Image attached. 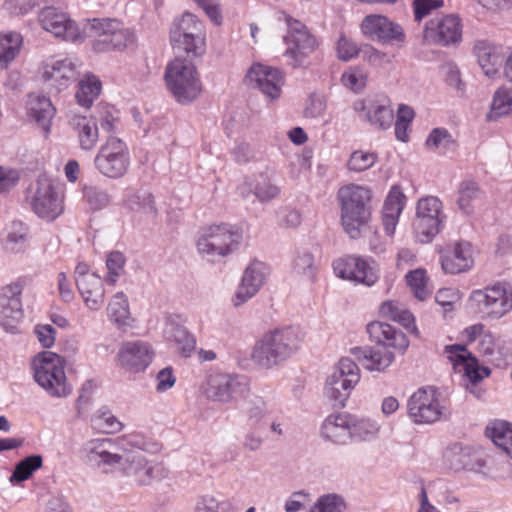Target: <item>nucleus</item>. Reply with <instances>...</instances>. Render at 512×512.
<instances>
[{"label": "nucleus", "mask_w": 512, "mask_h": 512, "mask_svg": "<svg viewBox=\"0 0 512 512\" xmlns=\"http://www.w3.org/2000/svg\"><path fill=\"white\" fill-rule=\"evenodd\" d=\"M363 59L374 67H384L391 63L388 54L375 48L372 45H366L363 50Z\"/></svg>", "instance_id": "61"}, {"label": "nucleus", "mask_w": 512, "mask_h": 512, "mask_svg": "<svg viewBox=\"0 0 512 512\" xmlns=\"http://www.w3.org/2000/svg\"><path fill=\"white\" fill-rule=\"evenodd\" d=\"M153 357L151 345L140 340L124 342L118 353L120 365L132 373L144 371L151 364Z\"/></svg>", "instance_id": "25"}, {"label": "nucleus", "mask_w": 512, "mask_h": 512, "mask_svg": "<svg viewBox=\"0 0 512 512\" xmlns=\"http://www.w3.org/2000/svg\"><path fill=\"white\" fill-rule=\"evenodd\" d=\"M28 202L32 211L46 221L55 220L64 210V195L60 185L46 175L39 176L31 187Z\"/></svg>", "instance_id": "10"}, {"label": "nucleus", "mask_w": 512, "mask_h": 512, "mask_svg": "<svg viewBox=\"0 0 512 512\" xmlns=\"http://www.w3.org/2000/svg\"><path fill=\"white\" fill-rule=\"evenodd\" d=\"M126 203L134 211H141L152 216L157 213L154 198L148 191H130L126 195Z\"/></svg>", "instance_id": "50"}, {"label": "nucleus", "mask_w": 512, "mask_h": 512, "mask_svg": "<svg viewBox=\"0 0 512 512\" xmlns=\"http://www.w3.org/2000/svg\"><path fill=\"white\" fill-rule=\"evenodd\" d=\"M377 158V155L373 152L357 150L350 155L347 167L353 172H363L371 168L376 163Z\"/></svg>", "instance_id": "58"}, {"label": "nucleus", "mask_w": 512, "mask_h": 512, "mask_svg": "<svg viewBox=\"0 0 512 512\" xmlns=\"http://www.w3.org/2000/svg\"><path fill=\"white\" fill-rule=\"evenodd\" d=\"M360 380V370L350 358H342L335 370L327 377L324 396L333 407L342 408Z\"/></svg>", "instance_id": "11"}, {"label": "nucleus", "mask_w": 512, "mask_h": 512, "mask_svg": "<svg viewBox=\"0 0 512 512\" xmlns=\"http://www.w3.org/2000/svg\"><path fill=\"white\" fill-rule=\"evenodd\" d=\"M101 91V82L92 75H87L78 84L76 99L79 105L89 108Z\"/></svg>", "instance_id": "43"}, {"label": "nucleus", "mask_w": 512, "mask_h": 512, "mask_svg": "<svg viewBox=\"0 0 512 512\" xmlns=\"http://www.w3.org/2000/svg\"><path fill=\"white\" fill-rule=\"evenodd\" d=\"M426 145L431 150L440 154H445L454 149L455 141L448 130L444 128H435L427 137Z\"/></svg>", "instance_id": "52"}, {"label": "nucleus", "mask_w": 512, "mask_h": 512, "mask_svg": "<svg viewBox=\"0 0 512 512\" xmlns=\"http://www.w3.org/2000/svg\"><path fill=\"white\" fill-rule=\"evenodd\" d=\"M360 31L368 40L382 45L402 47L406 35L402 26L382 14H369L360 23Z\"/></svg>", "instance_id": "16"}, {"label": "nucleus", "mask_w": 512, "mask_h": 512, "mask_svg": "<svg viewBox=\"0 0 512 512\" xmlns=\"http://www.w3.org/2000/svg\"><path fill=\"white\" fill-rule=\"evenodd\" d=\"M169 35L171 45L175 50L195 57L204 54L206 29L196 15L186 12L174 19Z\"/></svg>", "instance_id": "9"}, {"label": "nucleus", "mask_w": 512, "mask_h": 512, "mask_svg": "<svg viewBox=\"0 0 512 512\" xmlns=\"http://www.w3.org/2000/svg\"><path fill=\"white\" fill-rule=\"evenodd\" d=\"M441 266L445 273L459 274L469 271L474 265L472 245L467 241H456L440 250Z\"/></svg>", "instance_id": "23"}, {"label": "nucleus", "mask_w": 512, "mask_h": 512, "mask_svg": "<svg viewBox=\"0 0 512 512\" xmlns=\"http://www.w3.org/2000/svg\"><path fill=\"white\" fill-rule=\"evenodd\" d=\"M345 510V499L341 495L330 493L320 496L309 512H344Z\"/></svg>", "instance_id": "56"}, {"label": "nucleus", "mask_w": 512, "mask_h": 512, "mask_svg": "<svg viewBox=\"0 0 512 512\" xmlns=\"http://www.w3.org/2000/svg\"><path fill=\"white\" fill-rule=\"evenodd\" d=\"M77 74V63L72 58H51L41 67V77L57 91L66 89Z\"/></svg>", "instance_id": "28"}, {"label": "nucleus", "mask_w": 512, "mask_h": 512, "mask_svg": "<svg viewBox=\"0 0 512 512\" xmlns=\"http://www.w3.org/2000/svg\"><path fill=\"white\" fill-rule=\"evenodd\" d=\"M248 389L244 377L228 373H213L208 376L205 395L208 399L229 403L243 395Z\"/></svg>", "instance_id": "18"}, {"label": "nucleus", "mask_w": 512, "mask_h": 512, "mask_svg": "<svg viewBox=\"0 0 512 512\" xmlns=\"http://www.w3.org/2000/svg\"><path fill=\"white\" fill-rule=\"evenodd\" d=\"M299 348L297 335L291 328L273 329L256 340L251 359L261 369H271L288 359Z\"/></svg>", "instance_id": "4"}, {"label": "nucleus", "mask_w": 512, "mask_h": 512, "mask_svg": "<svg viewBox=\"0 0 512 512\" xmlns=\"http://www.w3.org/2000/svg\"><path fill=\"white\" fill-rule=\"evenodd\" d=\"M408 414L419 424L439 421L446 412L440 394L433 387L420 388L408 400Z\"/></svg>", "instance_id": "17"}, {"label": "nucleus", "mask_w": 512, "mask_h": 512, "mask_svg": "<svg viewBox=\"0 0 512 512\" xmlns=\"http://www.w3.org/2000/svg\"><path fill=\"white\" fill-rule=\"evenodd\" d=\"M424 40L429 44L448 46L462 39V25L456 15H446L428 21L424 29Z\"/></svg>", "instance_id": "22"}, {"label": "nucleus", "mask_w": 512, "mask_h": 512, "mask_svg": "<svg viewBox=\"0 0 512 512\" xmlns=\"http://www.w3.org/2000/svg\"><path fill=\"white\" fill-rule=\"evenodd\" d=\"M405 204L406 196L401 188L399 186H393L384 201L382 209V223L386 235L390 237L394 235Z\"/></svg>", "instance_id": "32"}, {"label": "nucleus", "mask_w": 512, "mask_h": 512, "mask_svg": "<svg viewBox=\"0 0 512 512\" xmlns=\"http://www.w3.org/2000/svg\"><path fill=\"white\" fill-rule=\"evenodd\" d=\"M367 79V72L359 66L349 67L343 72L341 76L342 84L347 89L355 93L360 92L365 88Z\"/></svg>", "instance_id": "55"}, {"label": "nucleus", "mask_w": 512, "mask_h": 512, "mask_svg": "<svg viewBox=\"0 0 512 512\" xmlns=\"http://www.w3.org/2000/svg\"><path fill=\"white\" fill-rule=\"evenodd\" d=\"M445 352L448 359L454 365L463 371L467 380L475 385L485 377H488L490 370L487 367L481 366L478 360L462 345L446 346Z\"/></svg>", "instance_id": "27"}, {"label": "nucleus", "mask_w": 512, "mask_h": 512, "mask_svg": "<svg viewBox=\"0 0 512 512\" xmlns=\"http://www.w3.org/2000/svg\"><path fill=\"white\" fill-rule=\"evenodd\" d=\"M34 332L39 343L44 348H50L54 345L56 339V330L50 324H38L35 326Z\"/></svg>", "instance_id": "63"}, {"label": "nucleus", "mask_w": 512, "mask_h": 512, "mask_svg": "<svg viewBox=\"0 0 512 512\" xmlns=\"http://www.w3.org/2000/svg\"><path fill=\"white\" fill-rule=\"evenodd\" d=\"M283 15L288 29L284 36V42L287 46L285 56L291 60L290 64L293 67L302 66L316 50L317 40L300 21L285 13Z\"/></svg>", "instance_id": "14"}, {"label": "nucleus", "mask_w": 512, "mask_h": 512, "mask_svg": "<svg viewBox=\"0 0 512 512\" xmlns=\"http://www.w3.org/2000/svg\"><path fill=\"white\" fill-rule=\"evenodd\" d=\"M125 266V257L121 252H111L106 260V267L108 273L105 277V282L108 285H115L118 278L123 274Z\"/></svg>", "instance_id": "57"}, {"label": "nucleus", "mask_w": 512, "mask_h": 512, "mask_svg": "<svg viewBox=\"0 0 512 512\" xmlns=\"http://www.w3.org/2000/svg\"><path fill=\"white\" fill-rule=\"evenodd\" d=\"M39 22L44 30L57 38L70 42L84 40L83 30H80L67 14L54 7L42 9L39 14Z\"/></svg>", "instance_id": "21"}, {"label": "nucleus", "mask_w": 512, "mask_h": 512, "mask_svg": "<svg viewBox=\"0 0 512 512\" xmlns=\"http://www.w3.org/2000/svg\"><path fill=\"white\" fill-rule=\"evenodd\" d=\"M267 403L262 398H255L248 410V420L252 425L259 423L268 414Z\"/></svg>", "instance_id": "64"}, {"label": "nucleus", "mask_w": 512, "mask_h": 512, "mask_svg": "<svg viewBox=\"0 0 512 512\" xmlns=\"http://www.w3.org/2000/svg\"><path fill=\"white\" fill-rule=\"evenodd\" d=\"M34 381L51 397L63 398L72 392L67 382L65 362L51 351L38 353L31 361Z\"/></svg>", "instance_id": "5"}, {"label": "nucleus", "mask_w": 512, "mask_h": 512, "mask_svg": "<svg viewBox=\"0 0 512 512\" xmlns=\"http://www.w3.org/2000/svg\"><path fill=\"white\" fill-rule=\"evenodd\" d=\"M83 33L84 38L94 39L93 49L96 52L123 50L135 42L134 33L115 19L88 20Z\"/></svg>", "instance_id": "8"}, {"label": "nucleus", "mask_w": 512, "mask_h": 512, "mask_svg": "<svg viewBox=\"0 0 512 512\" xmlns=\"http://www.w3.org/2000/svg\"><path fill=\"white\" fill-rule=\"evenodd\" d=\"M486 435L512 459V423L494 420L486 427Z\"/></svg>", "instance_id": "39"}, {"label": "nucleus", "mask_w": 512, "mask_h": 512, "mask_svg": "<svg viewBox=\"0 0 512 512\" xmlns=\"http://www.w3.org/2000/svg\"><path fill=\"white\" fill-rule=\"evenodd\" d=\"M23 283L14 281L0 290V324L5 328H13L23 316L21 294Z\"/></svg>", "instance_id": "24"}, {"label": "nucleus", "mask_w": 512, "mask_h": 512, "mask_svg": "<svg viewBox=\"0 0 512 512\" xmlns=\"http://www.w3.org/2000/svg\"><path fill=\"white\" fill-rule=\"evenodd\" d=\"M77 289L86 308L91 311H99L103 307L105 303V289L100 276L90 277L88 281H80Z\"/></svg>", "instance_id": "38"}, {"label": "nucleus", "mask_w": 512, "mask_h": 512, "mask_svg": "<svg viewBox=\"0 0 512 512\" xmlns=\"http://www.w3.org/2000/svg\"><path fill=\"white\" fill-rule=\"evenodd\" d=\"M367 333L372 341H375L382 348H393L404 353L409 346V340L406 335L392 325L373 321L367 325Z\"/></svg>", "instance_id": "29"}, {"label": "nucleus", "mask_w": 512, "mask_h": 512, "mask_svg": "<svg viewBox=\"0 0 512 512\" xmlns=\"http://www.w3.org/2000/svg\"><path fill=\"white\" fill-rule=\"evenodd\" d=\"M83 461L103 473L119 472L137 485L149 486L168 476V469L161 462L147 459L139 452L119 451V442L112 438H94L81 448Z\"/></svg>", "instance_id": "1"}, {"label": "nucleus", "mask_w": 512, "mask_h": 512, "mask_svg": "<svg viewBox=\"0 0 512 512\" xmlns=\"http://www.w3.org/2000/svg\"><path fill=\"white\" fill-rule=\"evenodd\" d=\"M360 53V48L355 40L340 34L336 43V55L341 61H350L356 58Z\"/></svg>", "instance_id": "60"}, {"label": "nucleus", "mask_w": 512, "mask_h": 512, "mask_svg": "<svg viewBox=\"0 0 512 512\" xmlns=\"http://www.w3.org/2000/svg\"><path fill=\"white\" fill-rule=\"evenodd\" d=\"M71 126L82 150L91 151L96 147L99 140L96 120L92 117L76 115L71 119Z\"/></svg>", "instance_id": "36"}, {"label": "nucleus", "mask_w": 512, "mask_h": 512, "mask_svg": "<svg viewBox=\"0 0 512 512\" xmlns=\"http://www.w3.org/2000/svg\"><path fill=\"white\" fill-rule=\"evenodd\" d=\"M163 333L167 341L174 343L181 355L188 357L195 349V338L178 323L177 317L169 316L166 319Z\"/></svg>", "instance_id": "34"}, {"label": "nucleus", "mask_w": 512, "mask_h": 512, "mask_svg": "<svg viewBox=\"0 0 512 512\" xmlns=\"http://www.w3.org/2000/svg\"><path fill=\"white\" fill-rule=\"evenodd\" d=\"M242 240V231L236 225L212 224L199 232L196 249L203 260L219 263L234 254L239 249Z\"/></svg>", "instance_id": "3"}, {"label": "nucleus", "mask_w": 512, "mask_h": 512, "mask_svg": "<svg viewBox=\"0 0 512 512\" xmlns=\"http://www.w3.org/2000/svg\"><path fill=\"white\" fill-rule=\"evenodd\" d=\"M28 227L20 222H12L8 235L7 243L9 248L14 252H22L28 246Z\"/></svg>", "instance_id": "54"}, {"label": "nucleus", "mask_w": 512, "mask_h": 512, "mask_svg": "<svg viewBox=\"0 0 512 512\" xmlns=\"http://www.w3.org/2000/svg\"><path fill=\"white\" fill-rule=\"evenodd\" d=\"M354 354L363 367L371 372H385L395 360L393 352L380 346L355 348Z\"/></svg>", "instance_id": "33"}, {"label": "nucleus", "mask_w": 512, "mask_h": 512, "mask_svg": "<svg viewBox=\"0 0 512 512\" xmlns=\"http://www.w3.org/2000/svg\"><path fill=\"white\" fill-rule=\"evenodd\" d=\"M97 121V126L109 134L118 132L120 128V112L109 105H100L96 115L92 117Z\"/></svg>", "instance_id": "47"}, {"label": "nucleus", "mask_w": 512, "mask_h": 512, "mask_svg": "<svg viewBox=\"0 0 512 512\" xmlns=\"http://www.w3.org/2000/svg\"><path fill=\"white\" fill-rule=\"evenodd\" d=\"M355 109L364 113L367 121L376 127L386 129L393 120V110L385 97H369L355 105Z\"/></svg>", "instance_id": "31"}, {"label": "nucleus", "mask_w": 512, "mask_h": 512, "mask_svg": "<svg viewBox=\"0 0 512 512\" xmlns=\"http://www.w3.org/2000/svg\"><path fill=\"white\" fill-rule=\"evenodd\" d=\"M245 81L247 85L258 89L267 99L273 101L281 95L284 75L277 68L255 63L247 71Z\"/></svg>", "instance_id": "19"}, {"label": "nucleus", "mask_w": 512, "mask_h": 512, "mask_svg": "<svg viewBox=\"0 0 512 512\" xmlns=\"http://www.w3.org/2000/svg\"><path fill=\"white\" fill-rule=\"evenodd\" d=\"M84 198L93 210H100L106 207L111 200L108 192L97 186H85L83 189Z\"/></svg>", "instance_id": "59"}, {"label": "nucleus", "mask_w": 512, "mask_h": 512, "mask_svg": "<svg viewBox=\"0 0 512 512\" xmlns=\"http://www.w3.org/2000/svg\"><path fill=\"white\" fill-rule=\"evenodd\" d=\"M406 282L415 298L423 301L432 294L426 270L418 268L406 274Z\"/></svg>", "instance_id": "44"}, {"label": "nucleus", "mask_w": 512, "mask_h": 512, "mask_svg": "<svg viewBox=\"0 0 512 512\" xmlns=\"http://www.w3.org/2000/svg\"><path fill=\"white\" fill-rule=\"evenodd\" d=\"M130 151L120 138L110 135L99 148L94 165L98 172L108 178L123 177L130 167Z\"/></svg>", "instance_id": "12"}, {"label": "nucleus", "mask_w": 512, "mask_h": 512, "mask_svg": "<svg viewBox=\"0 0 512 512\" xmlns=\"http://www.w3.org/2000/svg\"><path fill=\"white\" fill-rule=\"evenodd\" d=\"M107 314L116 325L123 326L127 324L130 309L127 296L123 292H118L111 298L107 307Z\"/></svg>", "instance_id": "46"}, {"label": "nucleus", "mask_w": 512, "mask_h": 512, "mask_svg": "<svg viewBox=\"0 0 512 512\" xmlns=\"http://www.w3.org/2000/svg\"><path fill=\"white\" fill-rule=\"evenodd\" d=\"M42 464L43 458L41 455L27 456L15 466V469L10 476V482L20 483L29 479L36 470L42 467Z\"/></svg>", "instance_id": "51"}, {"label": "nucleus", "mask_w": 512, "mask_h": 512, "mask_svg": "<svg viewBox=\"0 0 512 512\" xmlns=\"http://www.w3.org/2000/svg\"><path fill=\"white\" fill-rule=\"evenodd\" d=\"M22 36L17 32H6L0 34V68L8 67L18 55L22 46Z\"/></svg>", "instance_id": "40"}, {"label": "nucleus", "mask_w": 512, "mask_h": 512, "mask_svg": "<svg viewBox=\"0 0 512 512\" xmlns=\"http://www.w3.org/2000/svg\"><path fill=\"white\" fill-rule=\"evenodd\" d=\"M270 275V269L264 262L254 260L245 268L240 283L231 302L240 307L252 299L264 286Z\"/></svg>", "instance_id": "20"}, {"label": "nucleus", "mask_w": 512, "mask_h": 512, "mask_svg": "<svg viewBox=\"0 0 512 512\" xmlns=\"http://www.w3.org/2000/svg\"><path fill=\"white\" fill-rule=\"evenodd\" d=\"M168 91L180 104H189L198 98L202 84L195 65L186 58L176 57L165 69Z\"/></svg>", "instance_id": "6"}, {"label": "nucleus", "mask_w": 512, "mask_h": 512, "mask_svg": "<svg viewBox=\"0 0 512 512\" xmlns=\"http://www.w3.org/2000/svg\"><path fill=\"white\" fill-rule=\"evenodd\" d=\"M238 191L243 198L254 195L261 203H268L277 199L281 194V188L276 179L267 171L245 178L244 182L238 187Z\"/></svg>", "instance_id": "26"}, {"label": "nucleus", "mask_w": 512, "mask_h": 512, "mask_svg": "<svg viewBox=\"0 0 512 512\" xmlns=\"http://www.w3.org/2000/svg\"><path fill=\"white\" fill-rule=\"evenodd\" d=\"M512 114V88H499L492 99L490 120Z\"/></svg>", "instance_id": "49"}, {"label": "nucleus", "mask_w": 512, "mask_h": 512, "mask_svg": "<svg viewBox=\"0 0 512 512\" xmlns=\"http://www.w3.org/2000/svg\"><path fill=\"white\" fill-rule=\"evenodd\" d=\"M337 200L344 231L350 238H359L371 216V190L366 186L350 183L339 188Z\"/></svg>", "instance_id": "2"}, {"label": "nucleus", "mask_w": 512, "mask_h": 512, "mask_svg": "<svg viewBox=\"0 0 512 512\" xmlns=\"http://www.w3.org/2000/svg\"><path fill=\"white\" fill-rule=\"evenodd\" d=\"M482 195L478 184L471 180H465L460 183L458 189L457 203L459 208L466 214L473 211V203L480 199Z\"/></svg>", "instance_id": "48"}, {"label": "nucleus", "mask_w": 512, "mask_h": 512, "mask_svg": "<svg viewBox=\"0 0 512 512\" xmlns=\"http://www.w3.org/2000/svg\"><path fill=\"white\" fill-rule=\"evenodd\" d=\"M27 107L30 117L35 120L45 133H49L52 119L56 112L50 99L41 95H30Z\"/></svg>", "instance_id": "37"}, {"label": "nucleus", "mask_w": 512, "mask_h": 512, "mask_svg": "<svg viewBox=\"0 0 512 512\" xmlns=\"http://www.w3.org/2000/svg\"><path fill=\"white\" fill-rule=\"evenodd\" d=\"M321 435L336 444H346L351 439L350 414L329 415L322 423Z\"/></svg>", "instance_id": "35"}, {"label": "nucleus", "mask_w": 512, "mask_h": 512, "mask_svg": "<svg viewBox=\"0 0 512 512\" xmlns=\"http://www.w3.org/2000/svg\"><path fill=\"white\" fill-rule=\"evenodd\" d=\"M292 269L297 276L313 282L317 272L313 254L308 250H299L293 260Z\"/></svg>", "instance_id": "45"}, {"label": "nucleus", "mask_w": 512, "mask_h": 512, "mask_svg": "<svg viewBox=\"0 0 512 512\" xmlns=\"http://www.w3.org/2000/svg\"><path fill=\"white\" fill-rule=\"evenodd\" d=\"M474 54L487 77L494 79L499 76L505 60V53L501 45L487 40H478L474 45Z\"/></svg>", "instance_id": "30"}, {"label": "nucleus", "mask_w": 512, "mask_h": 512, "mask_svg": "<svg viewBox=\"0 0 512 512\" xmlns=\"http://www.w3.org/2000/svg\"><path fill=\"white\" fill-rule=\"evenodd\" d=\"M442 203L434 196L423 197L416 204L413 228L421 243H429L443 228Z\"/></svg>", "instance_id": "13"}, {"label": "nucleus", "mask_w": 512, "mask_h": 512, "mask_svg": "<svg viewBox=\"0 0 512 512\" xmlns=\"http://www.w3.org/2000/svg\"><path fill=\"white\" fill-rule=\"evenodd\" d=\"M444 5L443 0H414V16L416 21H421L432 10L441 8Z\"/></svg>", "instance_id": "62"}, {"label": "nucleus", "mask_w": 512, "mask_h": 512, "mask_svg": "<svg viewBox=\"0 0 512 512\" xmlns=\"http://www.w3.org/2000/svg\"><path fill=\"white\" fill-rule=\"evenodd\" d=\"M468 301L471 308L483 318L499 320L512 310V285L506 281H497L473 290Z\"/></svg>", "instance_id": "7"}, {"label": "nucleus", "mask_w": 512, "mask_h": 512, "mask_svg": "<svg viewBox=\"0 0 512 512\" xmlns=\"http://www.w3.org/2000/svg\"><path fill=\"white\" fill-rule=\"evenodd\" d=\"M333 270L337 277L363 284L367 287L374 286L380 278L379 266L372 258H363L349 255L333 262Z\"/></svg>", "instance_id": "15"}, {"label": "nucleus", "mask_w": 512, "mask_h": 512, "mask_svg": "<svg viewBox=\"0 0 512 512\" xmlns=\"http://www.w3.org/2000/svg\"><path fill=\"white\" fill-rule=\"evenodd\" d=\"M350 430L351 439L366 441L377 436L380 431V425L376 420L350 415Z\"/></svg>", "instance_id": "42"}, {"label": "nucleus", "mask_w": 512, "mask_h": 512, "mask_svg": "<svg viewBox=\"0 0 512 512\" xmlns=\"http://www.w3.org/2000/svg\"><path fill=\"white\" fill-rule=\"evenodd\" d=\"M379 313L382 317L400 323L409 329L414 325V317L403 304L397 301L388 300L381 304Z\"/></svg>", "instance_id": "41"}, {"label": "nucleus", "mask_w": 512, "mask_h": 512, "mask_svg": "<svg viewBox=\"0 0 512 512\" xmlns=\"http://www.w3.org/2000/svg\"><path fill=\"white\" fill-rule=\"evenodd\" d=\"M94 428L107 434L118 433L123 429V424L106 408L96 411L92 417Z\"/></svg>", "instance_id": "53"}]
</instances>
